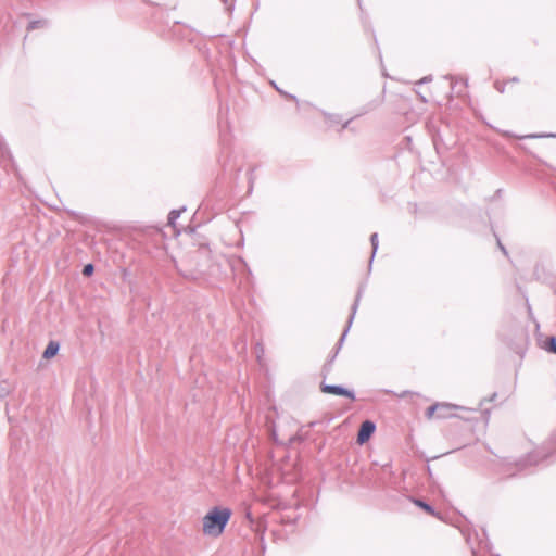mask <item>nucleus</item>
Segmentation results:
<instances>
[{"instance_id": "1", "label": "nucleus", "mask_w": 556, "mask_h": 556, "mask_svg": "<svg viewBox=\"0 0 556 556\" xmlns=\"http://www.w3.org/2000/svg\"><path fill=\"white\" fill-rule=\"evenodd\" d=\"M231 516L232 510L229 507L219 505L212 507L202 519L203 534L212 538L220 536L224 533Z\"/></svg>"}, {"instance_id": "2", "label": "nucleus", "mask_w": 556, "mask_h": 556, "mask_svg": "<svg viewBox=\"0 0 556 556\" xmlns=\"http://www.w3.org/2000/svg\"><path fill=\"white\" fill-rule=\"evenodd\" d=\"M473 535L476 543H473L472 535L470 533L466 539L467 543L470 545L472 556H500L492 552L493 546L484 528L481 529V534L475 531Z\"/></svg>"}, {"instance_id": "3", "label": "nucleus", "mask_w": 556, "mask_h": 556, "mask_svg": "<svg viewBox=\"0 0 556 556\" xmlns=\"http://www.w3.org/2000/svg\"><path fill=\"white\" fill-rule=\"evenodd\" d=\"M364 290H365V283H362L359 287H358V290H357V293H356V296H355V300L351 306V314L349 316V319H348V323H346V326L343 330V333L341 334L340 339L338 340L337 344H336V348L333 350V353L331 355H329V357L327 358V362L333 364L340 349L342 348L343 343H344V340L348 336V332L352 326V323L354 320V317H355V314L357 312V308H358V305H359V301L363 296V293H364Z\"/></svg>"}, {"instance_id": "4", "label": "nucleus", "mask_w": 556, "mask_h": 556, "mask_svg": "<svg viewBox=\"0 0 556 556\" xmlns=\"http://www.w3.org/2000/svg\"><path fill=\"white\" fill-rule=\"evenodd\" d=\"M10 472L11 478L14 480L15 484H20L23 482L26 473L24 469L22 468V464L20 462V451L17 448V444L15 442L11 445V452H10Z\"/></svg>"}, {"instance_id": "5", "label": "nucleus", "mask_w": 556, "mask_h": 556, "mask_svg": "<svg viewBox=\"0 0 556 556\" xmlns=\"http://www.w3.org/2000/svg\"><path fill=\"white\" fill-rule=\"evenodd\" d=\"M552 455L551 452L545 450L533 451L527 454L525 458L519 459L516 466L519 470H523L528 465H539Z\"/></svg>"}, {"instance_id": "6", "label": "nucleus", "mask_w": 556, "mask_h": 556, "mask_svg": "<svg viewBox=\"0 0 556 556\" xmlns=\"http://www.w3.org/2000/svg\"><path fill=\"white\" fill-rule=\"evenodd\" d=\"M320 391L326 394L343 396L351 401H354L356 399L354 390L348 389L341 384H328L325 381H323L320 383Z\"/></svg>"}, {"instance_id": "7", "label": "nucleus", "mask_w": 556, "mask_h": 556, "mask_svg": "<svg viewBox=\"0 0 556 556\" xmlns=\"http://www.w3.org/2000/svg\"><path fill=\"white\" fill-rule=\"evenodd\" d=\"M375 431H376V424L370 419L364 420L361 424L358 431H357V438H356L357 443L364 444V443L368 442L370 440V438L372 437V434L375 433Z\"/></svg>"}, {"instance_id": "8", "label": "nucleus", "mask_w": 556, "mask_h": 556, "mask_svg": "<svg viewBox=\"0 0 556 556\" xmlns=\"http://www.w3.org/2000/svg\"><path fill=\"white\" fill-rule=\"evenodd\" d=\"M410 500L417 507L422 509L426 514H428L439 520H444L443 515L440 511H438L430 503H428L424 498L410 497Z\"/></svg>"}, {"instance_id": "9", "label": "nucleus", "mask_w": 556, "mask_h": 556, "mask_svg": "<svg viewBox=\"0 0 556 556\" xmlns=\"http://www.w3.org/2000/svg\"><path fill=\"white\" fill-rule=\"evenodd\" d=\"M503 136L506 138H517L520 140L523 139H536V138H556V134L553 132H543V134H529L523 136H517L511 131H504Z\"/></svg>"}, {"instance_id": "10", "label": "nucleus", "mask_w": 556, "mask_h": 556, "mask_svg": "<svg viewBox=\"0 0 556 556\" xmlns=\"http://www.w3.org/2000/svg\"><path fill=\"white\" fill-rule=\"evenodd\" d=\"M59 351H60V343L58 341L51 340L47 344V346L42 353V357L45 359H51L59 353Z\"/></svg>"}, {"instance_id": "11", "label": "nucleus", "mask_w": 556, "mask_h": 556, "mask_svg": "<svg viewBox=\"0 0 556 556\" xmlns=\"http://www.w3.org/2000/svg\"><path fill=\"white\" fill-rule=\"evenodd\" d=\"M442 404H443L444 407L443 408H438V412H437V418L438 419L448 418V417L453 416V414H452L453 409L460 408L459 406L453 405V404H450V403L442 402Z\"/></svg>"}, {"instance_id": "12", "label": "nucleus", "mask_w": 556, "mask_h": 556, "mask_svg": "<svg viewBox=\"0 0 556 556\" xmlns=\"http://www.w3.org/2000/svg\"><path fill=\"white\" fill-rule=\"evenodd\" d=\"M542 348H543L546 352H548V353L556 354V337H555V336H548V337L544 340Z\"/></svg>"}, {"instance_id": "13", "label": "nucleus", "mask_w": 556, "mask_h": 556, "mask_svg": "<svg viewBox=\"0 0 556 556\" xmlns=\"http://www.w3.org/2000/svg\"><path fill=\"white\" fill-rule=\"evenodd\" d=\"M186 211V206H182L181 208H178V210H172L169 213H168V216H167V224L172 227H175L176 225V220L179 218V216L181 215L182 212Z\"/></svg>"}, {"instance_id": "14", "label": "nucleus", "mask_w": 556, "mask_h": 556, "mask_svg": "<svg viewBox=\"0 0 556 556\" xmlns=\"http://www.w3.org/2000/svg\"><path fill=\"white\" fill-rule=\"evenodd\" d=\"M370 244H371V256H370V261H369V268L371 267V263H372V260L377 253V250H378V245H379V240H378V233L377 232H374L371 233L370 236Z\"/></svg>"}, {"instance_id": "15", "label": "nucleus", "mask_w": 556, "mask_h": 556, "mask_svg": "<svg viewBox=\"0 0 556 556\" xmlns=\"http://www.w3.org/2000/svg\"><path fill=\"white\" fill-rule=\"evenodd\" d=\"M443 407H444L443 404L440 402L430 405L429 407H427V409L425 412L426 418L427 419H431L433 417L437 418L438 408H443Z\"/></svg>"}, {"instance_id": "16", "label": "nucleus", "mask_w": 556, "mask_h": 556, "mask_svg": "<svg viewBox=\"0 0 556 556\" xmlns=\"http://www.w3.org/2000/svg\"><path fill=\"white\" fill-rule=\"evenodd\" d=\"M270 84L282 97H285L286 99H289V100L298 102L296 96L288 93L287 91L280 89L275 81H271Z\"/></svg>"}, {"instance_id": "17", "label": "nucleus", "mask_w": 556, "mask_h": 556, "mask_svg": "<svg viewBox=\"0 0 556 556\" xmlns=\"http://www.w3.org/2000/svg\"><path fill=\"white\" fill-rule=\"evenodd\" d=\"M325 118L330 123V124H339L341 123L342 121V117L341 115L339 114H330V113H325Z\"/></svg>"}, {"instance_id": "18", "label": "nucleus", "mask_w": 556, "mask_h": 556, "mask_svg": "<svg viewBox=\"0 0 556 556\" xmlns=\"http://www.w3.org/2000/svg\"><path fill=\"white\" fill-rule=\"evenodd\" d=\"M94 273V265L92 263H88L84 265L81 274L85 277H91Z\"/></svg>"}, {"instance_id": "19", "label": "nucleus", "mask_w": 556, "mask_h": 556, "mask_svg": "<svg viewBox=\"0 0 556 556\" xmlns=\"http://www.w3.org/2000/svg\"><path fill=\"white\" fill-rule=\"evenodd\" d=\"M45 22L41 20L31 21L28 23L27 30H33L43 26Z\"/></svg>"}, {"instance_id": "20", "label": "nucleus", "mask_w": 556, "mask_h": 556, "mask_svg": "<svg viewBox=\"0 0 556 556\" xmlns=\"http://www.w3.org/2000/svg\"><path fill=\"white\" fill-rule=\"evenodd\" d=\"M331 369H332V364L326 361V363L324 364L323 369H321L324 380L326 379L327 375L331 371Z\"/></svg>"}, {"instance_id": "21", "label": "nucleus", "mask_w": 556, "mask_h": 556, "mask_svg": "<svg viewBox=\"0 0 556 556\" xmlns=\"http://www.w3.org/2000/svg\"><path fill=\"white\" fill-rule=\"evenodd\" d=\"M518 149L527 152L528 154H530L531 156H533L534 159H538L541 163L545 164L542 160H540L534 153H532L525 144H518L517 146Z\"/></svg>"}, {"instance_id": "22", "label": "nucleus", "mask_w": 556, "mask_h": 556, "mask_svg": "<svg viewBox=\"0 0 556 556\" xmlns=\"http://www.w3.org/2000/svg\"><path fill=\"white\" fill-rule=\"evenodd\" d=\"M495 238H496V241H497V247L500 248V250L503 252V254L505 256H508V251L506 250V248L503 245V243L501 242L500 238L497 237L496 233H494Z\"/></svg>"}, {"instance_id": "23", "label": "nucleus", "mask_w": 556, "mask_h": 556, "mask_svg": "<svg viewBox=\"0 0 556 556\" xmlns=\"http://www.w3.org/2000/svg\"><path fill=\"white\" fill-rule=\"evenodd\" d=\"M427 472H428V476H429V482L431 485H434L435 484V481L433 479V475H432V470L430 468L429 465H427Z\"/></svg>"}, {"instance_id": "24", "label": "nucleus", "mask_w": 556, "mask_h": 556, "mask_svg": "<svg viewBox=\"0 0 556 556\" xmlns=\"http://www.w3.org/2000/svg\"><path fill=\"white\" fill-rule=\"evenodd\" d=\"M497 396V393L494 392L489 399H483L481 402H480V405H483L484 402H491V401H494Z\"/></svg>"}, {"instance_id": "25", "label": "nucleus", "mask_w": 556, "mask_h": 556, "mask_svg": "<svg viewBox=\"0 0 556 556\" xmlns=\"http://www.w3.org/2000/svg\"><path fill=\"white\" fill-rule=\"evenodd\" d=\"M431 80H432V76H431V75H429V76H425V77H422V78L419 80V83H418V84H426V83H429V81H431Z\"/></svg>"}, {"instance_id": "26", "label": "nucleus", "mask_w": 556, "mask_h": 556, "mask_svg": "<svg viewBox=\"0 0 556 556\" xmlns=\"http://www.w3.org/2000/svg\"><path fill=\"white\" fill-rule=\"evenodd\" d=\"M354 119V117H351L350 119H348L343 125H342V129H345L349 127L350 123Z\"/></svg>"}, {"instance_id": "27", "label": "nucleus", "mask_w": 556, "mask_h": 556, "mask_svg": "<svg viewBox=\"0 0 556 556\" xmlns=\"http://www.w3.org/2000/svg\"><path fill=\"white\" fill-rule=\"evenodd\" d=\"M218 163L223 167L224 170H226V161H223L222 157H218Z\"/></svg>"}, {"instance_id": "28", "label": "nucleus", "mask_w": 556, "mask_h": 556, "mask_svg": "<svg viewBox=\"0 0 556 556\" xmlns=\"http://www.w3.org/2000/svg\"><path fill=\"white\" fill-rule=\"evenodd\" d=\"M495 88L501 92L503 93L504 92V86H500L498 83L495 84Z\"/></svg>"}, {"instance_id": "29", "label": "nucleus", "mask_w": 556, "mask_h": 556, "mask_svg": "<svg viewBox=\"0 0 556 556\" xmlns=\"http://www.w3.org/2000/svg\"><path fill=\"white\" fill-rule=\"evenodd\" d=\"M515 351H516V353H517V354H519L520 356H522V355H523V353H525V351H523V349H522L521 346H520V348H518V349H516Z\"/></svg>"}, {"instance_id": "30", "label": "nucleus", "mask_w": 556, "mask_h": 556, "mask_svg": "<svg viewBox=\"0 0 556 556\" xmlns=\"http://www.w3.org/2000/svg\"><path fill=\"white\" fill-rule=\"evenodd\" d=\"M410 393H412L410 391H403L399 396L405 397L407 394H410Z\"/></svg>"}, {"instance_id": "31", "label": "nucleus", "mask_w": 556, "mask_h": 556, "mask_svg": "<svg viewBox=\"0 0 556 556\" xmlns=\"http://www.w3.org/2000/svg\"><path fill=\"white\" fill-rule=\"evenodd\" d=\"M317 424H318L317 421H312V422H309V425H308V426L313 428V427H315Z\"/></svg>"}, {"instance_id": "32", "label": "nucleus", "mask_w": 556, "mask_h": 556, "mask_svg": "<svg viewBox=\"0 0 556 556\" xmlns=\"http://www.w3.org/2000/svg\"><path fill=\"white\" fill-rule=\"evenodd\" d=\"M228 11H232L233 10V5H230L229 8H227Z\"/></svg>"}, {"instance_id": "33", "label": "nucleus", "mask_w": 556, "mask_h": 556, "mask_svg": "<svg viewBox=\"0 0 556 556\" xmlns=\"http://www.w3.org/2000/svg\"><path fill=\"white\" fill-rule=\"evenodd\" d=\"M257 348H261V351L263 352V348H262L261 343H257Z\"/></svg>"}, {"instance_id": "34", "label": "nucleus", "mask_w": 556, "mask_h": 556, "mask_svg": "<svg viewBox=\"0 0 556 556\" xmlns=\"http://www.w3.org/2000/svg\"><path fill=\"white\" fill-rule=\"evenodd\" d=\"M224 4H227L228 0H220Z\"/></svg>"}, {"instance_id": "35", "label": "nucleus", "mask_w": 556, "mask_h": 556, "mask_svg": "<svg viewBox=\"0 0 556 556\" xmlns=\"http://www.w3.org/2000/svg\"><path fill=\"white\" fill-rule=\"evenodd\" d=\"M554 285L556 286V280L553 282V286H554Z\"/></svg>"}, {"instance_id": "36", "label": "nucleus", "mask_w": 556, "mask_h": 556, "mask_svg": "<svg viewBox=\"0 0 556 556\" xmlns=\"http://www.w3.org/2000/svg\"><path fill=\"white\" fill-rule=\"evenodd\" d=\"M358 4L361 5V0H358Z\"/></svg>"}]
</instances>
